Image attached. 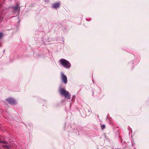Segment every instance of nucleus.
I'll return each mask as SVG.
<instances>
[{
  "instance_id": "6",
  "label": "nucleus",
  "mask_w": 149,
  "mask_h": 149,
  "mask_svg": "<svg viewBox=\"0 0 149 149\" xmlns=\"http://www.w3.org/2000/svg\"><path fill=\"white\" fill-rule=\"evenodd\" d=\"M19 6V5L18 4H17V5L14 7V9L15 11H17V10L18 9L19 10L20 8H18V6Z\"/></svg>"
},
{
  "instance_id": "10",
  "label": "nucleus",
  "mask_w": 149,
  "mask_h": 149,
  "mask_svg": "<svg viewBox=\"0 0 149 149\" xmlns=\"http://www.w3.org/2000/svg\"><path fill=\"white\" fill-rule=\"evenodd\" d=\"M2 143L4 144H7L8 143V142L6 141H2Z\"/></svg>"
},
{
  "instance_id": "5",
  "label": "nucleus",
  "mask_w": 149,
  "mask_h": 149,
  "mask_svg": "<svg viewBox=\"0 0 149 149\" xmlns=\"http://www.w3.org/2000/svg\"><path fill=\"white\" fill-rule=\"evenodd\" d=\"M60 6L59 3H54L52 6V7L53 8H57L59 7Z\"/></svg>"
},
{
  "instance_id": "11",
  "label": "nucleus",
  "mask_w": 149,
  "mask_h": 149,
  "mask_svg": "<svg viewBox=\"0 0 149 149\" xmlns=\"http://www.w3.org/2000/svg\"><path fill=\"white\" fill-rule=\"evenodd\" d=\"M2 141L0 140V143H2Z\"/></svg>"
},
{
  "instance_id": "1",
  "label": "nucleus",
  "mask_w": 149,
  "mask_h": 149,
  "mask_svg": "<svg viewBox=\"0 0 149 149\" xmlns=\"http://www.w3.org/2000/svg\"><path fill=\"white\" fill-rule=\"evenodd\" d=\"M60 63L64 67L66 68H69L71 66V64L68 61L64 59H62L60 60Z\"/></svg>"
},
{
  "instance_id": "12",
  "label": "nucleus",
  "mask_w": 149,
  "mask_h": 149,
  "mask_svg": "<svg viewBox=\"0 0 149 149\" xmlns=\"http://www.w3.org/2000/svg\"><path fill=\"white\" fill-rule=\"evenodd\" d=\"M48 0H45V1L46 2H47V1Z\"/></svg>"
},
{
  "instance_id": "9",
  "label": "nucleus",
  "mask_w": 149,
  "mask_h": 149,
  "mask_svg": "<svg viewBox=\"0 0 149 149\" xmlns=\"http://www.w3.org/2000/svg\"><path fill=\"white\" fill-rule=\"evenodd\" d=\"M105 127V125H103L101 126V128L102 129H103Z\"/></svg>"
},
{
  "instance_id": "7",
  "label": "nucleus",
  "mask_w": 149,
  "mask_h": 149,
  "mask_svg": "<svg viewBox=\"0 0 149 149\" xmlns=\"http://www.w3.org/2000/svg\"><path fill=\"white\" fill-rule=\"evenodd\" d=\"M3 147L4 148L8 149H10L11 148V146L9 145H3Z\"/></svg>"
},
{
  "instance_id": "4",
  "label": "nucleus",
  "mask_w": 149,
  "mask_h": 149,
  "mask_svg": "<svg viewBox=\"0 0 149 149\" xmlns=\"http://www.w3.org/2000/svg\"><path fill=\"white\" fill-rule=\"evenodd\" d=\"M61 78L63 82L66 84L67 82V77L65 75H61Z\"/></svg>"
},
{
  "instance_id": "8",
  "label": "nucleus",
  "mask_w": 149,
  "mask_h": 149,
  "mask_svg": "<svg viewBox=\"0 0 149 149\" xmlns=\"http://www.w3.org/2000/svg\"><path fill=\"white\" fill-rule=\"evenodd\" d=\"M3 36V33H0V39H1Z\"/></svg>"
},
{
  "instance_id": "2",
  "label": "nucleus",
  "mask_w": 149,
  "mask_h": 149,
  "mask_svg": "<svg viewBox=\"0 0 149 149\" xmlns=\"http://www.w3.org/2000/svg\"><path fill=\"white\" fill-rule=\"evenodd\" d=\"M61 95H63L67 99H70L71 97V95L69 92L64 89H61L60 90Z\"/></svg>"
},
{
  "instance_id": "3",
  "label": "nucleus",
  "mask_w": 149,
  "mask_h": 149,
  "mask_svg": "<svg viewBox=\"0 0 149 149\" xmlns=\"http://www.w3.org/2000/svg\"><path fill=\"white\" fill-rule=\"evenodd\" d=\"M9 104H15L16 103V101L13 98H9L6 99Z\"/></svg>"
}]
</instances>
